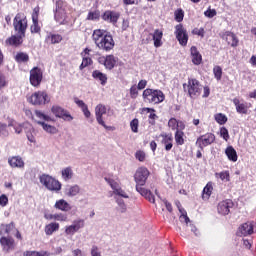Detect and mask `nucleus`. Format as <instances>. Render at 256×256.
I'll return each mask as SVG.
<instances>
[{
	"label": "nucleus",
	"instance_id": "4c0bfd02",
	"mask_svg": "<svg viewBox=\"0 0 256 256\" xmlns=\"http://www.w3.org/2000/svg\"><path fill=\"white\" fill-rule=\"evenodd\" d=\"M23 256H49L47 251H24Z\"/></svg>",
	"mask_w": 256,
	"mask_h": 256
},
{
	"label": "nucleus",
	"instance_id": "09e8293b",
	"mask_svg": "<svg viewBox=\"0 0 256 256\" xmlns=\"http://www.w3.org/2000/svg\"><path fill=\"white\" fill-rule=\"evenodd\" d=\"M33 24L31 25V33H39L41 27L39 26V20H32Z\"/></svg>",
	"mask_w": 256,
	"mask_h": 256
},
{
	"label": "nucleus",
	"instance_id": "20e7f679",
	"mask_svg": "<svg viewBox=\"0 0 256 256\" xmlns=\"http://www.w3.org/2000/svg\"><path fill=\"white\" fill-rule=\"evenodd\" d=\"M143 99L145 103H153L154 105H157L165 101V94H163V91L161 90L147 88L143 91Z\"/></svg>",
	"mask_w": 256,
	"mask_h": 256
},
{
	"label": "nucleus",
	"instance_id": "6e6d98bb",
	"mask_svg": "<svg viewBox=\"0 0 256 256\" xmlns=\"http://www.w3.org/2000/svg\"><path fill=\"white\" fill-rule=\"evenodd\" d=\"M179 125V121H177V119L175 118H171L168 121V126L170 127V129H172L173 131H175V129H177V126Z\"/></svg>",
	"mask_w": 256,
	"mask_h": 256
},
{
	"label": "nucleus",
	"instance_id": "49530a36",
	"mask_svg": "<svg viewBox=\"0 0 256 256\" xmlns=\"http://www.w3.org/2000/svg\"><path fill=\"white\" fill-rule=\"evenodd\" d=\"M34 113L38 119H42L43 121H51V117H49L48 115H45L43 112L39 110H35Z\"/></svg>",
	"mask_w": 256,
	"mask_h": 256
},
{
	"label": "nucleus",
	"instance_id": "c756f323",
	"mask_svg": "<svg viewBox=\"0 0 256 256\" xmlns=\"http://www.w3.org/2000/svg\"><path fill=\"white\" fill-rule=\"evenodd\" d=\"M80 191H81V187H79V185L75 184V185L69 186L66 189V195H67V197H77V195H79Z\"/></svg>",
	"mask_w": 256,
	"mask_h": 256
},
{
	"label": "nucleus",
	"instance_id": "b1692460",
	"mask_svg": "<svg viewBox=\"0 0 256 256\" xmlns=\"http://www.w3.org/2000/svg\"><path fill=\"white\" fill-rule=\"evenodd\" d=\"M162 145H165V151H171L173 149V135L171 134H161Z\"/></svg>",
	"mask_w": 256,
	"mask_h": 256
},
{
	"label": "nucleus",
	"instance_id": "ea45409f",
	"mask_svg": "<svg viewBox=\"0 0 256 256\" xmlns=\"http://www.w3.org/2000/svg\"><path fill=\"white\" fill-rule=\"evenodd\" d=\"M213 74L217 81H221V77H223V69L221 68V66H215L213 68Z\"/></svg>",
	"mask_w": 256,
	"mask_h": 256
},
{
	"label": "nucleus",
	"instance_id": "aec40b11",
	"mask_svg": "<svg viewBox=\"0 0 256 256\" xmlns=\"http://www.w3.org/2000/svg\"><path fill=\"white\" fill-rule=\"evenodd\" d=\"M8 164L12 169H24L25 161L21 156H11L8 158Z\"/></svg>",
	"mask_w": 256,
	"mask_h": 256
},
{
	"label": "nucleus",
	"instance_id": "2eb2a0df",
	"mask_svg": "<svg viewBox=\"0 0 256 256\" xmlns=\"http://www.w3.org/2000/svg\"><path fill=\"white\" fill-rule=\"evenodd\" d=\"M63 1L59 0L56 2V12H55V21L59 23V25H63L65 23V8Z\"/></svg>",
	"mask_w": 256,
	"mask_h": 256
},
{
	"label": "nucleus",
	"instance_id": "bf43d9fd",
	"mask_svg": "<svg viewBox=\"0 0 256 256\" xmlns=\"http://www.w3.org/2000/svg\"><path fill=\"white\" fill-rule=\"evenodd\" d=\"M75 173H73V168L67 167L65 168V179H72Z\"/></svg>",
	"mask_w": 256,
	"mask_h": 256
},
{
	"label": "nucleus",
	"instance_id": "4468645a",
	"mask_svg": "<svg viewBox=\"0 0 256 256\" xmlns=\"http://www.w3.org/2000/svg\"><path fill=\"white\" fill-rule=\"evenodd\" d=\"M43 80V72L41 69L35 67L30 71V83L33 87H37L41 85V81Z\"/></svg>",
	"mask_w": 256,
	"mask_h": 256
},
{
	"label": "nucleus",
	"instance_id": "f3484780",
	"mask_svg": "<svg viewBox=\"0 0 256 256\" xmlns=\"http://www.w3.org/2000/svg\"><path fill=\"white\" fill-rule=\"evenodd\" d=\"M0 243L4 253H11V251H15V240L12 237L3 236L0 239Z\"/></svg>",
	"mask_w": 256,
	"mask_h": 256
},
{
	"label": "nucleus",
	"instance_id": "f257e3e1",
	"mask_svg": "<svg viewBox=\"0 0 256 256\" xmlns=\"http://www.w3.org/2000/svg\"><path fill=\"white\" fill-rule=\"evenodd\" d=\"M149 178V170L145 167H140L137 169L134 179L136 182V191L148 199L150 203H155V196L149 190L143 188V185L147 183V179Z\"/></svg>",
	"mask_w": 256,
	"mask_h": 256
},
{
	"label": "nucleus",
	"instance_id": "c9c22d12",
	"mask_svg": "<svg viewBox=\"0 0 256 256\" xmlns=\"http://www.w3.org/2000/svg\"><path fill=\"white\" fill-rule=\"evenodd\" d=\"M58 229H59V224L50 223V224L46 225L45 233H46V235H53V233H55V231H57Z\"/></svg>",
	"mask_w": 256,
	"mask_h": 256
},
{
	"label": "nucleus",
	"instance_id": "58836bf2",
	"mask_svg": "<svg viewBox=\"0 0 256 256\" xmlns=\"http://www.w3.org/2000/svg\"><path fill=\"white\" fill-rule=\"evenodd\" d=\"M179 212L181 213L179 219L181 223H186V225H189L191 223V219L187 216V212L183 208H179Z\"/></svg>",
	"mask_w": 256,
	"mask_h": 256
},
{
	"label": "nucleus",
	"instance_id": "4d7b16f0",
	"mask_svg": "<svg viewBox=\"0 0 256 256\" xmlns=\"http://www.w3.org/2000/svg\"><path fill=\"white\" fill-rule=\"evenodd\" d=\"M91 256H101V250H99V247L97 245H93L90 250Z\"/></svg>",
	"mask_w": 256,
	"mask_h": 256
},
{
	"label": "nucleus",
	"instance_id": "5701e85b",
	"mask_svg": "<svg viewBox=\"0 0 256 256\" xmlns=\"http://www.w3.org/2000/svg\"><path fill=\"white\" fill-rule=\"evenodd\" d=\"M256 223L255 222H246L242 224L239 228L241 235L247 237V235H253V229H255Z\"/></svg>",
	"mask_w": 256,
	"mask_h": 256
},
{
	"label": "nucleus",
	"instance_id": "e2e57ef3",
	"mask_svg": "<svg viewBox=\"0 0 256 256\" xmlns=\"http://www.w3.org/2000/svg\"><path fill=\"white\" fill-rule=\"evenodd\" d=\"M0 135H4V137H7V135H9V132L7 131V124H3L0 122Z\"/></svg>",
	"mask_w": 256,
	"mask_h": 256
},
{
	"label": "nucleus",
	"instance_id": "2f4dec72",
	"mask_svg": "<svg viewBox=\"0 0 256 256\" xmlns=\"http://www.w3.org/2000/svg\"><path fill=\"white\" fill-rule=\"evenodd\" d=\"M46 41L52 45H55V43H61V41H63V37H61L59 34H49L46 37Z\"/></svg>",
	"mask_w": 256,
	"mask_h": 256
},
{
	"label": "nucleus",
	"instance_id": "37998d69",
	"mask_svg": "<svg viewBox=\"0 0 256 256\" xmlns=\"http://www.w3.org/2000/svg\"><path fill=\"white\" fill-rule=\"evenodd\" d=\"M215 176L221 179V181H230L229 171H222V172L216 173Z\"/></svg>",
	"mask_w": 256,
	"mask_h": 256
},
{
	"label": "nucleus",
	"instance_id": "c03bdc74",
	"mask_svg": "<svg viewBox=\"0 0 256 256\" xmlns=\"http://www.w3.org/2000/svg\"><path fill=\"white\" fill-rule=\"evenodd\" d=\"M215 121H217L219 125H225V123H227V116H225V114L218 113L215 115Z\"/></svg>",
	"mask_w": 256,
	"mask_h": 256
},
{
	"label": "nucleus",
	"instance_id": "69168bd1",
	"mask_svg": "<svg viewBox=\"0 0 256 256\" xmlns=\"http://www.w3.org/2000/svg\"><path fill=\"white\" fill-rule=\"evenodd\" d=\"M3 87H7V79L5 74L0 72V89H3Z\"/></svg>",
	"mask_w": 256,
	"mask_h": 256
},
{
	"label": "nucleus",
	"instance_id": "a878e982",
	"mask_svg": "<svg viewBox=\"0 0 256 256\" xmlns=\"http://www.w3.org/2000/svg\"><path fill=\"white\" fill-rule=\"evenodd\" d=\"M190 51L192 55V63H194V65H201V61H203V57L197 50V47L192 46Z\"/></svg>",
	"mask_w": 256,
	"mask_h": 256
},
{
	"label": "nucleus",
	"instance_id": "f704fd0d",
	"mask_svg": "<svg viewBox=\"0 0 256 256\" xmlns=\"http://www.w3.org/2000/svg\"><path fill=\"white\" fill-rule=\"evenodd\" d=\"M37 123H38V125H41L42 129H44L46 131V133H52L53 134V133L57 132V129L54 126L49 125L46 122L38 121Z\"/></svg>",
	"mask_w": 256,
	"mask_h": 256
},
{
	"label": "nucleus",
	"instance_id": "680f3d73",
	"mask_svg": "<svg viewBox=\"0 0 256 256\" xmlns=\"http://www.w3.org/2000/svg\"><path fill=\"white\" fill-rule=\"evenodd\" d=\"M139 88H137L136 86H132L130 88V96L132 99H137V95H139Z\"/></svg>",
	"mask_w": 256,
	"mask_h": 256
},
{
	"label": "nucleus",
	"instance_id": "9b49d317",
	"mask_svg": "<svg viewBox=\"0 0 256 256\" xmlns=\"http://www.w3.org/2000/svg\"><path fill=\"white\" fill-rule=\"evenodd\" d=\"M106 183L110 185L111 189L113 190L114 195H118V197H123V199H129V195L125 190L121 189V185H119V182L113 180L112 178H104Z\"/></svg>",
	"mask_w": 256,
	"mask_h": 256
},
{
	"label": "nucleus",
	"instance_id": "13d9d810",
	"mask_svg": "<svg viewBox=\"0 0 256 256\" xmlns=\"http://www.w3.org/2000/svg\"><path fill=\"white\" fill-rule=\"evenodd\" d=\"M9 127H13L17 135H20V133H23V126H21V124H9Z\"/></svg>",
	"mask_w": 256,
	"mask_h": 256
},
{
	"label": "nucleus",
	"instance_id": "864d4df0",
	"mask_svg": "<svg viewBox=\"0 0 256 256\" xmlns=\"http://www.w3.org/2000/svg\"><path fill=\"white\" fill-rule=\"evenodd\" d=\"M205 17H208L209 19H213L215 15H217V10L216 9H211L209 8L204 12Z\"/></svg>",
	"mask_w": 256,
	"mask_h": 256
},
{
	"label": "nucleus",
	"instance_id": "de8ad7c7",
	"mask_svg": "<svg viewBox=\"0 0 256 256\" xmlns=\"http://www.w3.org/2000/svg\"><path fill=\"white\" fill-rule=\"evenodd\" d=\"M174 15L175 21H177L178 23H181V21H183V17H185V14L181 9L176 10Z\"/></svg>",
	"mask_w": 256,
	"mask_h": 256
},
{
	"label": "nucleus",
	"instance_id": "9d476101",
	"mask_svg": "<svg viewBox=\"0 0 256 256\" xmlns=\"http://www.w3.org/2000/svg\"><path fill=\"white\" fill-rule=\"evenodd\" d=\"M175 35L180 45L182 47H187V42L189 41V34H187V30L183 28V25L181 24L176 25Z\"/></svg>",
	"mask_w": 256,
	"mask_h": 256
},
{
	"label": "nucleus",
	"instance_id": "bb28decb",
	"mask_svg": "<svg viewBox=\"0 0 256 256\" xmlns=\"http://www.w3.org/2000/svg\"><path fill=\"white\" fill-rule=\"evenodd\" d=\"M153 41H154V47H161L163 45V42L161 41L163 39V31L156 29L154 33L152 34Z\"/></svg>",
	"mask_w": 256,
	"mask_h": 256
},
{
	"label": "nucleus",
	"instance_id": "39448f33",
	"mask_svg": "<svg viewBox=\"0 0 256 256\" xmlns=\"http://www.w3.org/2000/svg\"><path fill=\"white\" fill-rule=\"evenodd\" d=\"M39 181L48 191H55L56 193L61 191V182L50 175L42 174L39 177Z\"/></svg>",
	"mask_w": 256,
	"mask_h": 256
},
{
	"label": "nucleus",
	"instance_id": "1a4fd4ad",
	"mask_svg": "<svg viewBox=\"0 0 256 256\" xmlns=\"http://www.w3.org/2000/svg\"><path fill=\"white\" fill-rule=\"evenodd\" d=\"M215 143V134L213 133H206L204 135H201L196 140V145L203 151L205 147H209V145H213Z\"/></svg>",
	"mask_w": 256,
	"mask_h": 256
},
{
	"label": "nucleus",
	"instance_id": "338daca9",
	"mask_svg": "<svg viewBox=\"0 0 256 256\" xmlns=\"http://www.w3.org/2000/svg\"><path fill=\"white\" fill-rule=\"evenodd\" d=\"M135 157H136V159H138V161H141V162H143V161H145V152H143V151H137L136 153H135Z\"/></svg>",
	"mask_w": 256,
	"mask_h": 256
},
{
	"label": "nucleus",
	"instance_id": "052dcab7",
	"mask_svg": "<svg viewBox=\"0 0 256 256\" xmlns=\"http://www.w3.org/2000/svg\"><path fill=\"white\" fill-rule=\"evenodd\" d=\"M237 113H242L243 115L247 114V105L240 103L236 108Z\"/></svg>",
	"mask_w": 256,
	"mask_h": 256
},
{
	"label": "nucleus",
	"instance_id": "7ed1b4c3",
	"mask_svg": "<svg viewBox=\"0 0 256 256\" xmlns=\"http://www.w3.org/2000/svg\"><path fill=\"white\" fill-rule=\"evenodd\" d=\"M183 89L185 93H188L191 99H197V97H199L203 91V85H201L199 80L195 78H189L188 82L183 84Z\"/></svg>",
	"mask_w": 256,
	"mask_h": 256
},
{
	"label": "nucleus",
	"instance_id": "a19ab883",
	"mask_svg": "<svg viewBox=\"0 0 256 256\" xmlns=\"http://www.w3.org/2000/svg\"><path fill=\"white\" fill-rule=\"evenodd\" d=\"M65 212L68 213V215H75V213H77V206L70 205L69 203L65 202Z\"/></svg>",
	"mask_w": 256,
	"mask_h": 256
},
{
	"label": "nucleus",
	"instance_id": "8fccbe9b",
	"mask_svg": "<svg viewBox=\"0 0 256 256\" xmlns=\"http://www.w3.org/2000/svg\"><path fill=\"white\" fill-rule=\"evenodd\" d=\"M130 127H131L133 133H138L139 132V120L138 119H133L130 122Z\"/></svg>",
	"mask_w": 256,
	"mask_h": 256
},
{
	"label": "nucleus",
	"instance_id": "a211bd4d",
	"mask_svg": "<svg viewBox=\"0 0 256 256\" xmlns=\"http://www.w3.org/2000/svg\"><path fill=\"white\" fill-rule=\"evenodd\" d=\"M120 17L121 14L119 12L108 10L103 14L102 19L107 21V23H112V25H115L117 24V21H119Z\"/></svg>",
	"mask_w": 256,
	"mask_h": 256
},
{
	"label": "nucleus",
	"instance_id": "c85d7f7f",
	"mask_svg": "<svg viewBox=\"0 0 256 256\" xmlns=\"http://www.w3.org/2000/svg\"><path fill=\"white\" fill-rule=\"evenodd\" d=\"M226 156L228 157L229 161H232L233 163H236L238 156H237V151L233 146H229L225 150Z\"/></svg>",
	"mask_w": 256,
	"mask_h": 256
},
{
	"label": "nucleus",
	"instance_id": "e433bc0d",
	"mask_svg": "<svg viewBox=\"0 0 256 256\" xmlns=\"http://www.w3.org/2000/svg\"><path fill=\"white\" fill-rule=\"evenodd\" d=\"M15 61H17V63H27V61H29V55L25 52L17 53Z\"/></svg>",
	"mask_w": 256,
	"mask_h": 256
},
{
	"label": "nucleus",
	"instance_id": "774afa93",
	"mask_svg": "<svg viewBox=\"0 0 256 256\" xmlns=\"http://www.w3.org/2000/svg\"><path fill=\"white\" fill-rule=\"evenodd\" d=\"M37 20H39V6L35 7L32 13V21H37Z\"/></svg>",
	"mask_w": 256,
	"mask_h": 256
},
{
	"label": "nucleus",
	"instance_id": "603ef678",
	"mask_svg": "<svg viewBox=\"0 0 256 256\" xmlns=\"http://www.w3.org/2000/svg\"><path fill=\"white\" fill-rule=\"evenodd\" d=\"M220 137H222L224 141H229V130H227L225 127H222L220 129Z\"/></svg>",
	"mask_w": 256,
	"mask_h": 256
},
{
	"label": "nucleus",
	"instance_id": "393cba45",
	"mask_svg": "<svg viewBox=\"0 0 256 256\" xmlns=\"http://www.w3.org/2000/svg\"><path fill=\"white\" fill-rule=\"evenodd\" d=\"M74 103L80 107L81 111L84 113V116L86 119H89L91 117V111H89V108L87 107V104L83 102V100H80L79 98H74Z\"/></svg>",
	"mask_w": 256,
	"mask_h": 256
},
{
	"label": "nucleus",
	"instance_id": "dca6fc26",
	"mask_svg": "<svg viewBox=\"0 0 256 256\" xmlns=\"http://www.w3.org/2000/svg\"><path fill=\"white\" fill-rule=\"evenodd\" d=\"M85 227V220L84 219H76L73 223L68 226L65 230L66 235H73L74 233H78L80 229Z\"/></svg>",
	"mask_w": 256,
	"mask_h": 256
},
{
	"label": "nucleus",
	"instance_id": "423d86ee",
	"mask_svg": "<svg viewBox=\"0 0 256 256\" xmlns=\"http://www.w3.org/2000/svg\"><path fill=\"white\" fill-rule=\"evenodd\" d=\"M13 27L18 35L25 37V33L27 32V17H25V14H16L13 20Z\"/></svg>",
	"mask_w": 256,
	"mask_h": 256
},
{
	"label": "nucleus",
	"instance_id": "a18cd8bd",
	"mask_svg": "<svg viewBox=\"0 0 256 256\" xmlns=\"http://www.w3.org/2000/svg\"><path fill=\"white\" fill-rule=\"evenodd\" d=\"M101 17L99 11L89 12L87 16L88 21H97Z\"/></svg>",
	"mask_w": 256,
	"mask_h": 256
},
{
	"label": "nucleus",
	"instance_id": "5fc2aeb1",
	"mask_svg": "<svg viewBox=\"0 0 256 256\" xmlns=\"http://www.w3.org/2000/svg\"><path fill=\"white\" fill-rule=\"evenodd\" d=\"M55 209H59V211H65V200H58L55 205Z\"/></svg>",
	"mask_w": 256,
	"mask_h": 256
},
{
	"label": "nucleus",
	"instance_id": "412c9836",
	"mask_svg": "<svg viewBox=\"0 0 256 256\" xmlns=\"http://www.w3.org/2000/svg\"><path fill=\"white\" fill-rule=\"evenodd\" d=\"M231 207H233V201L230 199L224 200L218 204V213L220 215H229Z\"/></svg>",
	"mask_w": 256,
	"mask_h": 256
},
{
	"label": "nucleus",
	"instance_id": "4be33fe9",
	"mask_svg": "<svg viewBox=\"0 0 256 256\" xmlns=\"http://www.w3.org/2000/svg\"><path fill=\"white\" fill-rule=\"evenodd\" d=\"M23 37L25 36H21V34L12 35L8 39H6L5 45L7 47H19V45L23 44Z\"/></svg>",
	"mask_w": 256,
	"mask_h": 256
},
{
	"label": "nucleus",
	"instance_id": "6e6552de",
	"mask_svg": "<svg viewBox=\"0 0 256 256\" xmlns=\"http://www.w3.org/2000/svg\"><path fill=\"white\" fill-rule=\"evenodd\" d=\"M28 101L32 105H45V103H49V96L47 92L38 91L33 93L29 98Z\"/></svg>",
	"mask_w": 256,
	"mask_h": 256
},
{
	"label": "nucleus",
	"instance_id": "473e14b6",
	"mask_svg": "<svg viewBox=\"0 0 256 256\" xmlns=\"http://www.w3.org/2000/svg\"><path fill=\"white\" fill-rule=\"evenodd\" d=\"M185 133L179 129L175 132V141L177 145H185Z\"/></svg>",
	"mask_w": 256,
	"mask_h": 256
},
{
	"label": "nucleus",
	"instance_id": "79ce46f5",
	"mask_svg": "<svg viewBox=\"0 0 256 256\" xmlns=\"http://www.w3.org/2000/svg\"><path fill=\"white\" fill-rule=\"evenodd\" d=\"M116 203L118 205V210L120 213H126L127 212V205L125 204V201L123 199H116Z\"/></svg>",
	"mask_w": 256,
	"mask_h": 256
},
{
	"label": "nucleus",
	"instance_id": "ddd939ff",
	"mask_svg": "<svg viewBox=\"0 0 256 256\" xmlns=\"http://www.w3.org/2000/svg\"><path fill=\"white\" fill-rule=\"evenodd\" d=\"M97 61L100 65H104L105 69H108L109 71L114 69L115 65H117V58L113 55L100 56Z\"/></svg>",
	"mask_w": 256,
	"mask_h": 256
},
{
	"label": "nucleus",
	"instance_id": "f03ea898",
	"mask_svg": "<svg viewBox=\"0 0 256 256\" xmlns=\"http://www.w3.org/2000/svg\"><path fill=\"white\" fill-rule=\"evenodd\" d=\"M92 39L98 47V49L102 51H112L113 47H115V40H113V36L103 29H96L93 31Z\"/></svg>",
	"mask_w": 256,
	"mask_h": 256
},
{
	"label": "nucleus",
	"instance_id": "cd10ccee",
	"mask_svg": "<svg viewBox=\"0 0 256 256\" xmlns=\"http://www.w3.org/2000/svg\"><path fill=\"white\" fill-rule=\"evenodd\" d=\"M92 77L96 79V81H100L101 85H107V74H104L99 70H95L92 73Z\"/></svg>",
	"mask_w": 256,
	"mask_h": 256
},
{
	"label": "nucleus",
	"instance_id": "3c124183",
	"mask_svg": "<svg viewBox=\"0 0 256 256\" xmlns=\"http://www.w3.org/2000/svg\"><path fill=\"white\" fill-rule=\"evenodd\" d=\"M91 63H93V60H91V58H89L88 56L84 57L80 65V69H85V67H88V65H91Z\"/></svg>",
	"mask_w": 256,
	"mask_h": 256
},
{
	"label": "nucleus",
	"instance_id": "0e129e2a",
	"mask_svg": "<svg viewBox=\"0 0 256 256\" xmlns=\"http://www.w3.org/2000/svg\"><path fill=\"white\" fill-rule=\"evenodd\" d=\"M9 203V198L5 194H2L0 196V205L1 207H7V204Z\"/></svg>",
	"mask_w": 256,
	"mask_h": 256
},
{
	"label": "nucleus",
	"instance_id": "f8f14e48",
	"mask_svg": "<svg viewBox=\"0 0 256 256\" xmlns=\"http://www.w3.org/2000/svg\"><path fill=\"white\" fill-rule=\"evenodd\" d=\"M106 183L110 185L111 189L113 190L114 195H118V197H123V199H129V195L125 190L121 189V185H119V182L113 180L112 178H104Z\"/></svg>",
	"mask_w": 256,
	"mask_h": 256
},
{
	"label": "nucleus",
	"instance_id": "0eeeda50",
	"mask_svg": "<svg viewBox=\"0 0 256 256\" xmlns=\"http://www.w3.org/2000/svg\"><path fill=\"white\" fill-rule=\"evenodd\" d=\"M106 113H107V107H105V105L98 104L95 107V116H96V121L98 125H101L107 131H111L113 127L107 126V124H105V120L103 119V115H105Z\"/></svg>",
	"mask_w": 256,
	"mask_h": 256
},
{
	"label": "nucleus",
	"instance_id": "7c9ffc66",
	"mask_svg": "<svg viewBox=\"0 0 256 256\" xmlns=\"http://www.w3.org/2000/svg\"><path fill=\"white\" fill-rule=\"evenodd\" d=\"M51 111L55 117H59L60 119L65 117V109L59 105L52 106Z\"/></svg>",
	"mask_w": 256,
	"mask_h": 256
},
{
	"label": "nucleus",
	"instance_id": "72a5a7b5",
	"mask_svg": "<svg viewBox=\"0 0 256 256\" xmlns=\"http://www.w3.org/2000/svg\"><path fill=\"white\" fill-rule=\"evenodd\" d=\"M211 193H213V184L208 183L203 189L202 198L204 200L209 199V197H211Z\"/></svg>",
	"mask_w": 256,
	"mask_h": 256
},
{
	"label": "nucleus",
	"instance_id": "6ab92c4d",
	"mask_svg": "<svg viewBox=\"0 0 256 256\" xmlns=\"http://www.w3.org/2000/svg\"><path fill=\"white\" fill-rule=\"evenodd\" d=\"M221 38L228 43V45H231V47H237L239 45V39H237V36H235L234 33L226 31L221 33Z\"/></svg>",
	"mask_w": 256,
	"mask_h": 256
}]
</instances>
